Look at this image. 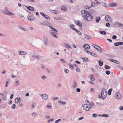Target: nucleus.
Masks as SVG:
<instances>
[{
	"label": "nucleus",
	"instance_id": "393cba45",
	"mask_svg": "<svg viewBox=\"0 0 123 123\" xmlns=\"http://www.w3.org/2000/svg\"><path fill=\"white\" fill-rule=\"evenodd\" d=\"M63 45L64 46L67 47L69 49L71 48V46H70V45H69L68 44H67L64 43L63 44Z\"/></svg>",
	"mask_w": 123,
	"mask_h": 123
},
{
	"label": "nucleus",
	"instance_id": "f03ea898",
	"mask_svg": "<svg viewBox=\"0 0 123 123\" xmlns=\"http://www.w3.org/2000/svg\"><path fill=\"white\" fill-rule=\"evenodd\" d=\"M49 27L52 30H53V31H54V33L53 34H52V36H53L54 37H55L56 38H58V37L56 35H57V32L58 31H57L56 30L55 28L53 27H52L51 26H49Z\"/></svg>",
	"mask_w": 123,
	"mask_h": 123
},
{
	"label": "nucleus",
	"instance_id": "aec40b11",
	"mask_svg": "<svg viewBox=\"0 0 123 123\" xmlns=\"http://www.w3.org/2000/svg\"><path fill=\"white\" fill-rule=\"evenodd\" d=\"M28 19L29 20L32 21L34 20L35 18L33 16H30L28 17Z\"/></svg>",
	"mask_w": 123,
	"mask_h": 123
},
{
	"label": "nucleus",
	"instance_id": "79ce46f5",
	"mask_svg": "<svg viewBox=\"0 0 123 123\" xmlns=\"http://www.w3.org/2000/svg\"><path fill=\"white\" fill-rule=\"evenodd\" d=\"M19 80H17L15 82V83H16L15 85L16 86H18L19 83Z\"/></svg>",
	"mask_w": 123,
	"mask_h": 123
},
{
	"label": "nucleus",
	"instance_id": "473e14b6",
	"mask_svg": "<svg viewBox=\"0 0 123 123\" xmlns=\"http://www.w3.org/2000/svg\"><path fill=\"white\" fill-rule=\"evenodd\" d=\"M112 88L108 90V94L109 95H110L111 94V92L112 91Z\"/></svg>",
	"mask_w": 123,
	"mask_h": 123
},
{
	"label": "nucleus",
	"instance_id": "69168bd1",
	"mask_svg": "<svg viewBox=\"0 0 123 123\" xmlns=\"http://www.w3.org/2000/svg\"><path fill=\"white\" fill-rule=\"evenodd\" d=\"M106 26L107 27H109L110 26V25L109 23H107L106 24Z\"/></svg>",
	"mask_w": 123,
	"mask_h": 123
},
{
	"label": "nucleus",
	"instance_id": "ddd939ff",
	"mask_svg": "<svg viewBox=\"0 0 123 123\" xmlns=\"http://www.w3.org/2000/svg\"><path fill=\"white\" fill-rule=\"evenodd\" d=\"M88 77L91 79V80L93 81L95 80V79L94 78V76L93 75H92L91 74H90L89 75Z\"/></svg>",
	"mask_w": 123,
	"mask_h": 123
},
{
	"label": "nucleus",
	"instance_id": "49530a36",
	"mask_svg": "<svg viewBox=\"0 0 123 123\" xmlns=\"http://www.w3.org/2000/svg\"><path fill=\"white\" fill-rule=\"evenodd\" d=\"M111 73L110 71H106L105 72V73L108 75H109Z\"/></svg>",
	"mask_w": 123,
	"mask_h": 123
},
{
	"label": "nucleus",
	"instance_id": "338daca9",
	"mask_svg": "<svg viewBox=\"0 0 123 123\" xmlns=\"http://www.w3.org/2000/svg\"><path fill=\"white\" fill-rule=\"evenodd\" d=\"M65 72L66 73H68L69 72V70L67 69H65Z\"/></svg>",
	"mask_w": 123,
	"mask_h": 123
},
{
	"label": "nucleus",
	"instance_id": "e2e57ef3",
	"mask_svg": "<svg viewBox=\"0 0 123 123\" xmlns=\"http://www.w3.org/2000/svg\"><path fill=\"white\" fill-rule=\"evenodd\" d=\"M102 116L103 117H109V115L107 114H104L103 115H102Z\"/></svg>",
	"mask_w": 123,
	"mask_h": 123
},
{
	"label": "nucleus",
	"instance_id": "864d4df0",
	"mask_svg": "<svg viewBox=\"0 0 123 123\" xmlns=\"http://www.w3.org/2000/svg\"><path fill=\"white\" fill-rule=\"evenodd\" d=\"M49 32L51 34V35H52V34H53L54 33V31H53V30H50L49 31Z\"/></svg>",
	"mask_w": 123,
	"mask_h": 123
},
{
	"label": "nucleus",
	"instance_id": "6ab92c4d",
	"mask_svg": "<svg viewBox=\"0 0 123 123\" xmlns=\"http://www.w3.org/2000/svg\"><path fill=\"white\" fill-rule=\"evenodd\" d=\"M6 14L10 16H11L12 15H15V14L14 13H12V12L9 11V12H6Z\"/></svg>",
	"mask_w": 123,
	"mask_h": 123
},
{
	"label": "nucleus",
	"instance_id": "6e6552de",
	"mask_svg": "<svg viewBox=\"0 0 123 123\" xmlns=\"http://www.w3.org/2000/svg\"><path fill=\"white\" fill-rule=\"evenodd\" d=\"M44 40H43V42L45 46H47V44L48 43V38L45 36H44L43 37Z\"/></svg>",
	"mask_w": 123,
	"mask_h": 123
},
{
	"label": "nucleus",
	"instance_id": "680f3d73",
	"mask_svg": "<svg viewBox=\"0 0 123 123\" xmlns=\"http://www.w3.org/2000/svg\"><path fill=\"white\" fill-rule=\"evenodd\" d=\"M46 107L48 109H50L52 108V106H51L47 105L46 106Z\"/></svg>",
	"mask_w": 123,
	"mask_h": 123
},
{
	"label": "nucleus",
	"instance_id": "4c0bfd02",
	"mask_svg": "<svg viewBox=\"0 0 123 123\" xmlns=\"http://www.w3.org/2000/svg\"><path fill=\"white\" fill-rule=\"evenodd\" d=\"M18 27L20 29L22 30L23 31H27V30L25 28L23 27H21L20 26H18Z\"/></svg>",
	"mask_w": 123,
	"mask_h": 123
},
{
	"label": "nucleus",
	"instance_id": "9d476101",
	"mask_svg": "<svg viewBox=\"0 0 123 123\" xmlns=\"http://www.w3.org/2000/svg\"><path fill=\"white\" fill-rule=\"evenodd\" d=\"M21 100H20V98L19 97L18 98H16L15 100V102L16 104H18V103L21 102Z\"/></svg>",
	"mask_w": 123,
	"mask_h": 123
},
{
	"label": "nucleus",
	"instance_id": "39448f33",
	"mask_svg": "<svg viewBox=\"0 0 123 123\" xmlns=\"http://www.w3.org/2000/svg\"><path fill=\"white\" fill-rule=\"evenodd\" d=\"M40 95L42 98L44 100H47L48 99V97L46 94H41Z\"/></svg>",
	"mask_w": 123,
	"mask_h": 123
},
{
	"label": "nucleus",
	"instance_id": "052dcab7",
	"mask_svg": "<svg viewBox=\"0 0 123 123\" xmlns=\"http://www.w3.org/2000/svg\"><path fill=\"white\" fill-rule=\"evenodd\" d=\"M36 105L35 104L34 102H32V104L31 106L32 108H33L34 106H35Z\"/></svg>",
	"mask_w": 123,
	"mask_h": 123
},
{
	"label": "nucleus",
	"instance_id": "2f4dec72",
	"mask_svg": "<svg viewBox=\"0 0 123 123\" xmlns=\"http://www.w3.org/2000/svg\"><path fill=\"white\" fill-rule=\"evenodd\" d=\"M99 33L101 34H104V35H106V32L104 31H99Z\"/></svg>",
	"mask_w": 123,
	"mask_h": 123
},
{
	"label": "nucleus",
	"instance_id": "bb28decb",
	"mask_svg": "<svg viewBox=\"0 0 123 123\" xmlns=\"http://www.w3.org/2000/svg\"><path fill=\"white\" fill-rule=\"evenodd\" d=\"M98 64L99 66H102L103 64V62L101 60H99L98 62Z\"/></svg>",
	"mask_w": 123,
	"mask_h": 123
},
{
	"label": "nucleus",
	"instance_id": "f3484780",
	"mask_svg": "<svg viewBox=\"0 0 123 123\" xmlns=\"http://www.w3.org/2000/svg\"><path fill=\"white\" fill-rule=\"evenodd\" d=\"M72 29L77 32V33L80 35H82V33L80 31H79L78 30L74 28H73Z\"/></svg>",
	"mask_w": 123,
	"mask_h": 123
},
{
	"label": "nucleus",
	"instance_id": "37998d69",
	"mask_svg": "<svg viewBox=\"0 0 123 123\" xmlns=\"http://www.w3.org/2000/svg\"><path fill=\"white\" fill-rule=\"evenodd\" d=\"M84 50L85 52H86L88 54H89L90 55V54L91 53V52L85 49H84Z\"/></svg>",
	"mask_w": 123,
	"mask_h": 123
},
{
	"label": "nucleus",
	"instance_id": "0e129e2a",
	"mask_svg": "<svg viewBox=\"0 0 123 123\" xmlns=\"http://www.w3.org/2000/svg\"><path fill=\"white\" fill-rule=\"evenodd\" d=\"M117 36L115 35H113L112 37V39H117Z\"/></svg>",
	"mask_w": 123,
	"mask_h": 123
},
{
	"label": "nucleus",
	"instance_id": "f8f14e48",
	"mask_svg": "<svg viewBox=\"0 0 123 123\" xmlns=\"http://www.w3.org/2000/svg\"><path fill=\"white\" fill-rule=\"evenodd\" d=\"M61 10L64 11H67V7L65 6H63L61 7Z\"/></svg>",
	"mask_w": 123,
	"mask_h": 123
},
{
	"label": "nucleus",
	"instance_id": "3c124183",
	"mask_svg": "<svg viewBox=\"0 0 123 123\" xmlns=\"http://www.w3.org/2000/svg\"><path fill=\"white\" fill-rule=\"evenodd\" d=\"M41 58V56L39 55H38L37 56H36V58H36V59L38 60H39Z\"/></svg>",
	"mask_w": 123,
	"mask_h": 123
},
{
	"label": "nucleus",
	"instance_id": "6e6d98bb",
	"mask_svg": "<svg viewBox=\"0 0 123 123\" xmlns=\"http://www.w3.org/2000/svg\"><path fill=\"white\" fill-rule=\"evenodd\" d=\"M60 60L64 63H66L67 62L64 60L62 59H60Z\"/></svg>",
	"mask_w": 123,
	"mask_h": 123
},
{
	"label": "nucleus",
	"instance_id": "2eb2a0df",
	"mask_svg": "<svg viewBox=\"0 0 123 123\" xmlns=\"http://www.w3.org/2000/svg\"><path fill=\"white\" fill-rule=\"evenodd\" d=\"M84 48L85 49H88L90 48V46L89 45L87 44H85L83 46Z\"/></svg>",
	"mask_w": 123,
	"mask_h": 123
},
{
	"label": "nucleus",
	"instance_id": "4d7b16f0",
	"mask_svg": "<svg viewBox=\"0 0 123 123\" xmlns=\"http://www.w3.org/2000/svg\"><path fill=\"white\" fill-rule=\"evenodd\" d=\"M102 6L104 7H105L107 6L106 4L104 2L102 3Z\"/></svg>",
	"mask_w": 123,
	"mask_h": 123
},
{
	"label": "nucleus",
	"instance_id": "4468645a",
	"mask_svg": "<svg viewBox=\"0 0 123 123\" xmlns=\"http://www.w3.org/2000/svg\"><path fill=\"white\" fill-rule=\"evenodd\" d=\"M58 103L60 105H64L66 104V102H62L61 100H58Z\"/></svg>",
	"mask_w": 123,
	"mask_h": 123
},
{
	"label": "nucleus",
	"instance_id": "72a5a7b5",
	"mask_svg": "<svg viewBox=\"0 0 123 123\" xmlns=\"http://www.w3.org/2000/svg\"><path fill=\"white\" fill-rule=\"evenodd\" d=\"M73 87H77V84L76 83V82L75 81L74 82V84L72 86Z\"/></svg>",
	"mask_w": 123,
	"mask_h": 123
},
{
	"label": "nucleus",
	"instance_id": "774afa93",
	"mask_svg": "<svg viewBox=\"0 0 123 123\" xmlns=\"http://www.w3.org/2000/svg\"><path fill=\"white\" fill-rule=\"evenodd\" d=\"M40 14L43 17L44 16L45 14L43 12H40Z\"/></svg>",
	"mask_w": 123,
	"mask_h": 123
},
{
	"label": "nucleus",
	"instance_id": "a18cd8bd",
	"mask_svg": "<svg viewBox=\"0 0 123 123\" xmlns=\"http://www.w3.org/2000/svg\"><path fill=\"white\" fill-rule=\"evenodd\" d=\"M92 46L93 47L95 48L96 49V48H97V47L98 48L99 47V46H98V45H95V44H93L92 45Z\"/></svg>",
	"mask_w": 123,
	"mask_h": 123
},
{
	"label": "nucleus",
	"instance_id": "13d9d810",
	"mask_svg": "<svg viewBox=\"0 0 123 123\" xmlns=\"http://www.w3.org/2000/svg\"><path fill=\"white\" fill-rule=\"evenodd\" d=\"M117 24H119L118 26L119 27H121L123 26V25L121 24L120 23H117Z\"/></svg>",
	"mask_w": 123,
	"mask_h": 123
},
{
	"label": "nucleus",
	"instance_id": "5701e85b",
	"mask_svg": "<svg viewBox=\"0 0 123 123\" xmlns=\"http://www.w3.org/2000/svg\"><path fill=\"white\" fill-rule=\"evenodd\" d=\"M111 61L112 62H114V63H116L117 64H119L120 63L117 60H115L114 59H111Z\"/></svg>",
	"mask_w": 123,
	"mask_h": 123
},
{
	"label": "nucleus",
	"instance_id": "c756f323",
	"mask_svg": "<svg viewBox=\"0 0 123 123\" xmlns=\"http://www.w3.org/2000/svg\"><path fill=\"white\" fill-rule=\"evenodd\" d=\"M107 94L106 93H105L104 94V93L103 92V96L104 98H103L102 96H101V98H102L103 99H105L107 96Z\"/></svg>",
	"mask_w": 123,
	"mask_h": 123
},
{
	"label": "nucleus",
	"instance_id": "a19ab883",
	"mask_svg": "<svg viewBox=\"0 0 123 123\" xmlns=\"http://www.w3.org/2000/svg\"><path fill=\"white\" fill-rule=\"evenodd\" d=\"M85 7L86 9H89L91 8V6H85Z\"/></svg>",
	"mask_w": 123,
	"mask_h": 123
},
{
	"label": "nucleus",
	"instance_id": "c9c22d12",
	"mask_svg": "<svg viewBox=\"0 0 123 123\" xmlns=\"http://www.w3.org/2000/svg\"><path fill=\"white\" fill-rule=\"evenodd\" d=\"M96 5H97V4L93 2H92V3L91 4L90 6H91V7H94V6H95Z\"/></svg>",
	"mask_w": 123,
	"mask_h": 123
},
{
	"label": "nucleus",
	"instance_id": "c03bdc74",
	"mask_svg": "<svg viewBox=\"0 0 123 123\" xmlns=\"http://www.w3.org/2000/svg\"><path fill=\"white\" fill-rule=\"evenodd\" d=\"M99 48V49H98V51L100 53H102V49L99 46V47H98Z\"/></svg>",
	"mask_w": 123,
	"mask_h": 123
},
{
	"label": "nucleus",
	"instance_id": "cd10ccee",
	"mask_svg": "<svg viewBox=\"0 0 123 123\" xmlns=\"http://www.w3.org/2000/svg\"><path fill=\"white\" fill-rule=\"evenodd\" d=\"M90 55L92 56H93L95 57H98V55L97 54L91 52Z\"/></svg>",
	"mask_w": 123,
	"mask_h": 123
},
{
	"label": "nucleus",
	"instance_id": "a211bd4d",
	"mask_svg": "<svg viewBox=\"0 0 123 123\" xmlns=\"http://www.w3.org/2000/svg\"><path fill=\"white\" fill-rule=\"evenodd\" d=\"M18 54L19 55H25L26 54L25 52L21 51H19Z\"/></svg>",
	"mask_w": 123,
	"mask_h": 123
},
{
	"label": "nucleus",
	"instance_id": "f257e3e1",
	"mask_svg": "<svg viewBox=\"0 0 123 123\" xmlns=\"http://www.w3.org/2000/svg\"><path fill=\"white\" fill-rule=\"evenodd\" d=\"M82 17L84 20L88 22L92 21L93 18L92 15L90 13L85 10H82L81 11Z\"/></svg>",
	"mask_w": 123,
	"mask_h": 123
},
{
	"label": "nucleus",
	"instance_id": "0eeeda50",
	"mask_svg": "<svg viewBox=\"0 0 123 123\" xmlns=\"http://www.w3.org/2000/svg\"><path fill=\"white\" fill-rule=\"evenodd\" d=\"M117 5V4L116 2L111 3L108 4V6L110 7L116 6Z\"/></svg>",
	"mask_w": 123,
	"mask_h": 123
},
{
	"label": "nucleus",
	"instance_id": "dca6fc26",
	"mask_svg": "<svg viewBox=\"0 0 123 123\" xmlns=\"http://www.w3.org/2000/svg\"><path fill=\"white\" fill-rule=\"evenodd\" d=\"M76 24L80 27H81L82 26V24L81 22L79 21H76L75 22Z\"/></svg>",
	"mask_w": 123,
	"mask_h": 123
},
{
	"label": "nucleus",
	"instance_id": "a878e982",
	"mask_svg": "<svg viewBox=\"0 0 123 123\" xmlns=\"http://www.w3.org/2000/svg\"><path fill=\"white\" fill-rule=\"evenodd\" d=\"M100 17H96L95 18V21L97 23H98L99 21L100 20Z\"/></svg>",
	"mask_w": 123,
	"mask_h": 123
},
{
	"label": "nucleus",
	"instance_id": "e433bc0d",
	"mask_svg": "<svg viewBox=\"0 0 123 123\" xmlns=\"http://www.w3.org/2000/svg\"><path fill=\"white\" fill-rule=\"evenodd\" d=\"M90 12L91 14H93L94 12V10L93 9H90L89 11Z\"/></svg>",
	"mask_w": 123,
	"mask_h": 123
},
{
	"label": "nucleus",
	"instance_id": "bf43d9fd",
	"mask_svg": "<svg viewBox=\"0 0 123 123\" xmlns=\"http://www.w3.org/2000/svg\"><path fill=\"white\" fill-rule=\"evenodd\" d=\"M19 107H23L24 106V105L23 103H21L19 104Z\"/></svg>",
	"mask_w": 123,
	"mask_h": 123
},
{
	"label": "nucleus",
	"instance_id": "1a4fd4ad",
	"mask_svg": "<svg viewBox=\"0 0 123 123\" xmlns=\"http://www.w3.org/2000/svg\"><path fill=\"white\" fill-rule=\"evenodd\" d=\"M123 44V42H115L114 43L115 46H118L119 45H122Z\"/></svg>",
	"mask_w": 123,
	"mask_h": 123
},
{
	"label": "nucleus",
	"instance_id": "9b49d317",
	"mask_svg": "<svg viewBox=\"0 0 123 123\" xmlns=\"http://www.w3.org/2000/svg\"><path fill=\"white\" fill-rule=\"evenodd\" d=\"M27 8L29 10L33 11L34 10V8L31 6H26Z\"/></svg>",
	"mask_w": 123,
	"mask_h": 123
},
{
	"label": "nucleus",
	"instance_id": "7c9ffc66",
	"mask_svg": "<svg viewBox=\"0 0 123 123\" xmlns=\"http://www.w3.org/2000/svg\"><path fill=\"white\" fill-rule=\"evenodd\" d=\"M84 35L85 37L87 39H90L91 37L90 36L86 34H84Z\"/></svg>",
	"mask_w": 123,
	"mask_h": 123
},
{
	"label": "nucleus",
	"instance_id": "58836bf2",
	"mask_svg": "<svg viewBox=\"0 0 123 123\" xmlns=\"http://www.w3.org/2000/svg\"><path fill=\"white\" fill-rule=\"evenodd\" d=\"M69 66H70V68L72 69H74V67L71 64H69Z\"/></svg>",
	"mask_w": 123,
	"mask_h": 123
},
{
	"label": "nucleus",
	"instance_id": "5fc2aeb1",
	"mask_svg": "<svg viewBox=\"0 0 123 123\" xmlns=\"http://www.w3.org/2000/svg\"><path fill=\"white\" fill-rule=\"evenodd\" d=\"M16 105L15 104H14L12 106V108L14 109H15L16 108Z\"/></svg>",
	"mask_w": 123,
	"mask_h": 123
},
{
	"label": "nucleus",
	"instance_id": "603ef678",
	"mask_svg": "<svg viewBox=\"0 0 123 123\" xmlns=\"http://www.w3.org/2000/svg\"><path fill=\"white\" fill-rule=\"evenodd\" d=\"M6 106V105H0V107L2 108H4Z\"/></svg>",
	"mask_w": 123,
	"mask_h": 123
},
{
	"label": "nucleus",
	"instance_id": "de8ad7c7",
	"mask_svg": "<svg viewBox=\"0 0 123 123\" xmlns=\"http://www.w3.org/2000/svg\"><path fill=\"white\" fill-rule=\"evenodd\" d=\"M49 23L48 21H46L45 23H43V24L44 25H46Z\"/></svg>",
	"mask_w": 123,
	"mask_h": 123
},
{
	"label": "nucleus",
	"instance_id": "09e8293b",
	"mask_svg": "<svg viewBox=\"0 0 123 123\" xmlns=\"http://www.w3.org/2000/svg\"><path fill=\"white\" fill-rule=\"evenodd\" d=\"M61 119H59L55 121V123H58L60 122L61 121Z\"/></svg>",
	"mask_w": 123,
	"mask_h": 123
},
{
	"label": "nucleus",
	"instance_id": "b1692460",
	"mask_svg": "<svg viewBox=\"0 0 123 123\" xmlns=\"http://www.w3.org/2000/svg\"><path fill=\"white\" fill-rule=\"evenodd\" d=\"M103 92H105L107 93V91H106V89L105 88L103 89L102 91L101 92V96H102L103 98H104L103 96Z\"/></svg>",
	"mask_w": 123,
	"mask_h": 123
},
{
	"label": "nucleus",
	"instance_id": "f704fd0d",
	"mask_svg": "<svg viewBox=\"0 0 123 123\" xmlns=\"http://www.w3.org/2000/svg\"><path fill=\"white\" fill-rule=\"evenodd\" d=\"M6 95H5L3 94L2 96V97H1V98H2L3 100H5L6 99Z\"/></svg>",
	"mask_w": 123,
	"mask_h": 123
},
{
	"label": "nucleus",
	"instance_id": "c85d7f7f",
	"mask_svg": "<svg viewBox=\"0 0 123 123\" xmlns=\"http://www.w3.org/2000/svg\"><path fill=\"white\" fill-rule=\"evenodd\" d=\"M51 12L55 14H58V12L56 10H51Z\"/></svg>",
	"mask_w": 123,
	"mask_h": 123
},
{
	"label": "nucleus",
	"instance_id": "ea45409f",
	"mask_svg": "<svg viewBox=\"0 0 123 123\" xmlns=\"http://www.w3.org/2000/svg\"><path fill=\"white\" fill-rule=\"evenodd\" d=\"M105 68L106 69H109L111 68V67L107 65H106L105 66Z\"/></svg>",
	"mask_w": 123,
	"mask_h": 123
},
{
	"label": "nucleus",
	"instance_id": "20e7f679",
	"mask_svg": "<svg viewBox=\"0 0 123 123\" xmlns=\"http://www.w3.org/2000/svg\"><path fill=\"white\" fill-rule=\"evenodd\" d=\"M115 98L116 99H120L122 98V95L121 93L119 92L116 93Z\"/></svg>",
	"mask_w": 123,
	"mask_h": 123
},
{
	"label": "nucleus",
	"instance_id": "412c9836",
	"mask_svg": "<svg viewBox=\"0 0 123 123\" xmlns=\"http://www.w3.org/2000/svg\"><path fill=\"white\" fill-rule=\"evenodd\" d=\"M83 62H89L90 61V60L87 58L86 57L83 58Z\"/></svg>",
	"mask_w": 123,
	"mask_h": 123
},
{
	"label": "nucleus",
	"instance_id": "7ed1b4c3",
	"mask_svg": "<svg viewBox=\"0 0 123 123\" xmlns=\"http://www.w3.org/2000/svg\"><path fill=\"white\" fill-rule=\"evenodd\" d=\"M84 110L88 111L90 108H89V105L88 104H83L81 105Z\"/></svg>",
	"mask_w": 123,
	"mask_h": 123
},
{
	"label": "nucleus",
	"instance_id": "423d86ee",
	"mask_svg": "<svg viewBox=\"0 0 123 123\" xmlns=\"http://www.w3.org/2000/svg\"><path fill=\"white\" fill-rule=\"evenodd\" d=\"M105 18L107 22H110L111 21V18L109 15L106 16Z\"/></svg>",
	"mask_w": 123,
	"mask_h": 123
},
{
	"label": "nucleus",
	"instance_id": "4be33fe9",
	"mask_svg": "<svg viewBox=\"0 0 123 123\" xmlns=\"http://www.w3.org/2000/svg\"><path fill=\"white\" fill-rule=\"evenodd\" d=\"M45 18L47 20H49L50 19V18L46 14H45L44 16Z\"/></svg>",
	"mask_w": 123,
	"mask_h": 123
},
{
	"label": "nucleus",
	"instance_id": "8fccbe9b",
	"mask_svg": "<svg viewBox=\"0 0 123 123\" xmlns=\"http://www.w3.org/2000/svg\"><path fill=\"white\" fill-rule=\"evenodd\" d=\"M55 20H61V18L58 17H55L54 18Z\"/></svg>",
	"mask_w": 123,
	"mask_h": 123
}]
</instances>
